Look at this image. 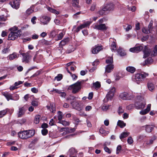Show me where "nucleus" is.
Listing matches in <instances>:
<instances>
[{"mask_svg":"<svg viewBox=\"0 0 157 157\" xmlns=\"http://www.w3.org/2000/svg\"><path fill=\"white\" fill-rule=\"evenodd\" d=\"M153 23V21H151L148 26V46L154 45L156 40L155 29L152 27Z\"/></svg>","mask_w":157,"mask_h":157,"instance_id":"nucleus-1","label":"nucleus"},{"mask_svg":"<svg viewBox=\"0 0 157 157\" xmlns=\"http://www.w3.org/2000/svg\"><path fill=\"white\" fill-rule=\"evenodd\" d=\"M10 30L11 32L9 35L8 40H14L21 35V31L18 30L17 28L16 27L11 28Z\"/></svg>","mask_w":157,"mask_h":157,"instance_id":"nucleus-2","label":"nucleus"},{"mask_svg":"<svg viewBox=\"0 0 157 157\" xmlns=\"http://www.w3.org/2000/svg\"><path fill=\"white\" fill-rule=\"evenodd\" d=\"M82 82V81H78L76 82L69 86L67 90H71L72 93L74 94L78 93L81 89Z\"/></svg>","mask_w":157,"mask_h":157,"instance_id":"nucleus-3","label":"nucleus"},{"mask_svg":"<svg viewBox=\"0 0 157 157\" xmlns=\"http://www.w3.org/2000/svg\"><path fill=\"white\" fill-rule=\"evenodd\" d=\"M141 50L144 53L143 59H145L147 57V46H145L144 47L142 46H135L133 48H130L129 49L131 52L133 53H138Z\"/></svg>","mask_w":157,"mask_h":157,"instance_id":"nucleus-4","label":"nucleus"},{"mask_svg":"<svg viewBox=\"0 0 157 157\" xmlns=\"http://www.w3.org/2000/svg\"><path fill=\"white\" fill-rule=\"evenodd\" d=\"M157 54V45H155L151 49H148V64H151L153 63V60L151 57L156 56Z\"/></svg>","mask_w":157,"mask_h":157,"instance_id":"nucleus-5","label":"nucleus"},{"mask_svg":"<svg viewBox=\"0 0 157 157\" xmlns=\"http://www.w3.org/2000/svg\"><path fill=\"white\" fill-rule=\"evenodd\" d=\"M146 73H137L135 75L133 81L138 84H139L140 82L143 81L146 77Z\"/></svg>","mask_w":157,"mask_h":157,"instance_id":"nucleus-6","label":"nucleus"},{"mask_svg":"<svg viewBox=\"0 0 157 157\" xmlns=\"http://www.w3.org/2000/svg\"><path fill=\"white\" fill-rule=\"evenodd\" d=\"M116 90V88L113 87L107 93L106 95V98L107 100L106 101V98L104 99V101L106 102L111 99L113 97Z\"/></svg>","mask_w":157,"mask_h":157,"instance_id":"nucleus-7","label":"nucleus"},{"mask_svg":"<svg viewBox=\"0 0 157 157\" xmlns=\"http://www.w3.org/2000/svg\"><path fill=\"white\" fill-rule=\"evenodd\" d=\"M121 98L124 100H129L132 99L133 97L130 94L126 92L121 93L120 95Z\"/></svg>","mask_w":157,"mask_h":157,"instance_id":"nucleus-8","label":"nucleus"},{"mask_svg":"<svg viewBox=\"0 0 157 157\" xmlns=\"http://www.w3.org/2000/svg\"><path fill=\"white\" fill-rule=\"evenodd\" d=\"M108 28V26L105 24H96L94 27V29L101 31L106 30Z\"/></svg>","mask_w":157,"mask_h":157,"instance_id":"nucleus-9","label":"nucleus"},{"mask_svg":"<svg viewBox=\"0 0 157 157\" xmlns=\"http://www.w3.org/2000/svg\"><path fill=\"white\" fill-rule=\"evenodd\" d=\"M35 134V131L34 130H25V139H27L33 136Z\"/></svg>","mask_w":157,"mask_h":157,"instance_id":"nucleus-10","label":"nucleus"},{"mask_svg":"<svg viewBox=\"0 0 157 157\" xmlns=\"http://www.w3.org/2000/svg\"><path fill=\"white\" fill-rule=\"evenodd\" d=\"M21 55L23 56L22 59V62L25 63H28L29 62V59L30 57L29 54L28 52H27L22 53Z\"/></svg>","mask_w":157,"mask_h":157,"instance_id":"nucleus-11","label":"nucleus"},{"mask_svg":"<svg viewBox=\"0 0 157 157\" xmlns=\"http://www.w3.org/2000/svg\"><path fill=\"white\" fill-rule=\"evenodd\" d=\"M146 103H143L142 102L136 101L135 103V105L137 109L144 108L146 105Z\"/></svg>","mask_w":157,"mask_h":157,"instance_id":"nucleus-12","label":"nucleus"},{"mask_svg":"<svg viewBox=\"0 0 157 157\" xmlns=\"http://www.w3.org/2000/svg\"><path fill=\"white\" fill-rule=\"evenodd\" d=\"M102 46L98 45L93 47L91 49V52L93 54H96L98 53L101 49Z\"/></svg>","mask_w":157,"mask_h":157,"instance_id":"nucleus-13","label":"nucleus"},{"mask_svg":"<svg viewBox=\"0 0 157 157\" xmlns=\"http://www.w3.org/2000/svg\"><path fill=\"white\" fill-rule=\"evenodd\" d=\"M50 18L46 16H43L41 18V22L43 23L44 25L47 24L50 20Z\"/></svg>","mask_w":157,"mask_h":157,"instance_id":"nucleus-14","label":"nucleus"},{"mask_svg":"<svg viewBox=\"0 0 157 157\" xmlns=\"http://www.w3.org/2000/svg\"><path fill=\"white\" fill-rule=\"evenodd\" d=\"M3 95L6 98L8 101L10 100L14 99V98L12 96V94L7 92H3L2 93Z\"/></svg>","mask_w":157,"mask_h":157,"instance_id":"nucleus-15","label":"nucleus"},{"mask_svg":"<svg viewBox=\"0 0 157 157\" xmlns=\"http://www.w3.org/2000/svg\"><path fill=\"white\" fill-rule=\"evenodd\" d=\"M19 55V54H17L16 52H14L12 54L8 56L7 58L9 60H12L14 59L18 58Z\"/></svg>","mask_w":157,"mask_h":157,"instance_id":"nucleus-16","label":"nucleus"},{"mask_svg":"<svg viewBox=\"0 0 157 157\" xmlns=\"http://www.w3.org/2000/svg\"><path fill=\"white\" fill-rule=\"evenodd\" d=\"M114 9V5L112 3L107 4L104 7L105 10L106 11L113 10Z\"/></svg>","mask_w":157,"mask_h":157,"instance_id":"nucleus-17","label":"nucleus"},{"mask_svg":"<svg viewBox=\"0 0 157 157\" xmlns=\"http://www.w3.org/2000/svg\"><path fill=\"white\" fill-rule=\"evenodd\" d=\"M11 5L13 8L17 9L19 7L20 3L18 1H15L11 3Z\"/></svg>","mask_w":157,"mask_h":157,"instance_id":"nucleus-18","label":"nucleus"},{"mask_svg":"<svg viewBox=\"0 0 157 157\" xmlns=\"http://www.w3.org/2000/svg\"><path fill=\"white\" fill-rule=\"evenodd\" d=\"M114 68L113 64H108L105 68V72L109 73Z\"/></svg>","mask_w":157,"mask_h":157,"instance_id":"nucleus-19","label":"nucleus"},{"mask_svg":"<svg viewBox=\"0 0 157 157\" xmlns=\"http://www.w3.org/2000/svg\"><path fill=\"white\" fill-rule=\"evenodd\" d=\"M25 110L24 107H19L18 113V117H21L25 113Z\"/></svg>","mask_w":157,"mask_h":157,"instance_id":"nucleus-20","label":"nucleus"},{"mask_svg":"<svg viewBox=\"0 0 157 157\" xmlns=\"http://www.w3.org/2000/svg\"><path fill=\"white\" fill-rule=\"evenodd\" d=\"M73 108L76 109H78L79 106L78 103L76 101H73L71 102Z\"/></svg>","mask_w":157,"mask_h":157,"instance_id":"nucleus-21","label":"nucleus"},{"mask_svg":"<svg viewBox=\"0 0 157 157\" xmlns=\"http://www.w3.org/2000/svg\"><path fill=\"white\" fill-rule=\"evenodd\" d=\"M148 89L151 92H153L155 89L154 85L151 83H148Z\"/></svg>","mask_w":157,"mask_h":157,"instance_id":"nucleus-22","label":"nucleus"},{"mask_svg":"<svg viewBox=\"0 0 157 157\" xmlns=\"http://www.w3.org/2000/svg\"><path fill=\"white\" fill-rule=\"evenodd\" d=\"M69 41L68 38H66L62 40L59 44L60 47H62L63 46L65 45Z\"/></svg>","mask_w":157,"mask_h":157,"instance_id":"nucleus-23","label":"nucleus"},{"mask_svg":"<svg viewBox=\"0 0 157 157\" xmlns=\"http://www.w3.org/2000/svg\"><path fill=\"white\" fill-rule=\"evenodd\" d=\"M126 70L132 73H133L136 71V69L133 67L129 66L126 68Z\"/></svg>","mask_w":157,"mask_h":157,"instance_id":"nucleus-24","label":"nucleus"},{"mask_svg":"<svg viewBox=\"0 0 157 157\" xmlns=\"http://www.w3.org/2000/svg\"><path fill=\"white\" fill-rule=\"evenodd\" d=\"M18 135L20 138L25 139V130L19 132Z\"/></svg>","mask_w":157,"mask_h":157,"instance_id":"nucleus-25","label":"nucleus"},{"mask_svg":"<svg viewBox=\"0 0 157 157\" xmlns=\"http://www.w3.org/2000/svg\"><path fill=\"white\" fill-rule=\"evenodd\" d=\"M106 63L108 64H113V60L112 57H108L106 60Z\"/></svg>","mask_w":157,"mask_h":157,"instance_id":"nucleus-26","label":"nucleus"},{"mask_svg":"<svg viewBox=\"0 0 157 157\" xmlns=\"http://www.w3.org/2000/svg\"><path fill=\"white\" fill-rule=\"evenodd\" d=\"M78 0H72V4L73 6L78 8L79 7L78 4Z\"/></svg>","mask_w":157,"mask_h":157,"instance_id":"nucleus-27","label":"nucleus"},{"mask_svg":"<svg viewBox=\"0 0 157 157\" xmlns=\"http://www.w3.org/2000/svg\"><path fill=\"white\" fill-rule=\"evenodd\" d=\"M91 22L89 21H87L84 23V24L81 25L80 26L82 29L88 26H89Z\"/></svg>","mask_w":157,"mask_h":157,"instance_id":"nucleus-28","label":"nucleus"},{"mask_svg":"<svg viewBox=\"0 0 157 157\" xmlns=\"http://www.w3.org/2000/svg\"><path fill=\"white\" fill-rule=\"evenodd\" d=\"M130 133L129 132H123L120 135V138L122 139L124 138L129 135Z\"/></svg>","mask_w":157,"mask_h":157,"instance_id":"nucleus-29","label":"nucleus"},{"mask_svg":"<svg viewBox=\"0 0 157 157\" xmlns=\"http://www.w3.org/2000/svg\"><path fill=\"white\" fill-rule=\"evenodd\" d=\"M68 152L70 155H72L75 154L77 152L75 148H71L69 149Z\"/></svg>","mask_w":157,"mask_h":157,"instance_id":"nucleus-30","label":"nucleus"},{"mask_svg":"<svg viewBox=\"0 0 157 157\" xmlns=\"http://www.w3.org/2000/svg\"><path fill=\"white\" fill-rule=\"evenodd\" d=\"M59 122L61 124L64 126H68L70 124V122H69L65 120H61L60 121H59Z\"/></svg>","mask_w":157,"mask_h":157,"instance_id":"nucleus-31","label":"nucleus"},{"mask_svg":"<svg viewBox=\"0 0 157 157\" xmlns=\"http://www.w3.org/2000/svg\"><path fill=\"white\" fill-rule=\"evenodd\" d=\"M40 117V116L39 115H36L35 116L34 120V123L36 124L39 123Z\"/></svg>","mask_w":157,"mask_h":157,"instance_id":"nucleus-32","label":"nucleus"},{"mask_svg":"<svg viewBox=\"0 0 157 157\" xmlns=\"http://www.w3.org/2000/svg\"><path fill=\"white\" fill-rule=\"evenodd\" d=\"M117 124L121 128H123L126 125L125 123L123 121L120 120L118 121L117 122Z\"/></svg>","mask_w":157,"mask_h":157,"instance_id":"nucleus-33","label":"nucleus"},{"mask_svg":"<svg viewBox=\"0 0 157 157\" xmlns=\"http://www.w3.org/2000/svg\"><path fill=\"white\" fill-rule=\"evenodd\" d=\"M47 8L48 11L52 12L53 13H55L56 14H59V12L58 11H57L56 10L53 9L50 7H47Z\"/></svg>","mask_w":157,"mask_h":157,"instance_id":"nucleus-34","label":"nucleus"},{"mask_svg":"<svg viewBox=\"0 0 157 157\" xmlns=\"http://www.w3.org/2000/svg\"><path fill=\"white\" fill-rule=\"evenodd\" d=\"M8 109H6L5 110H4L0 111V118L3 117L6 114V113L8 111Z\"/></svg>","mask_w":157,"mask_h":157,"instance_id":"nucleus-35","label":"nucleus"},{"mask_svg":"<svg viewBox=\"0 0 157 157\" xmlns=\"http://www.w3.org/2000/svg\"><path fill=\"white\" fill-rule=\"evenodd\" d=\"M117 51L118 53L121 56H124L126 55L125 53L123 51L122 49L121 48L118 49Z\"/></svg>","mask_w":157,"mask_h":157,"instance_id":"nucleus-36","label":"nucleus"},{"mask_svg":"<svg viewBox=\"0 0 157 157\" xmlns=\"http://www.w3.org/2000/svg\"><path fill=\"white\" fill-rule=\"evenodd\" d=\"M48 109H49L52 112V113H53L54 111H55V107L53 104H50V106H47Z\"/></svg>","mask_w":157,"mask_h":157,"instance_id":"nucleus-37","label":"nucleus"},{"mask_svg":"<svg viewBox=\"0 0 157 157\" xmlns=\"http://www.w3.org/2000/svg\"><path fill=\"white\" fill-rule=\"evenodd\" d=\"M111 49L112 51L115 52L116 51L117 49L116 45V44L115 42L114 41L112 42L111 45Z\"/></svg>","mask_w":157,"mask_h":157,"instance_id":"nucleus-38","label":"nucleus"},{"mask_svg":"<svg viewBox=\"0 0 157 157\" xmlns=\"http://www.w3.org/2000/svg\"><path fill=\"white\" fill-rule=\"evenodd\" d=\"M9 48L10 47L7 46L6 48H4V49H3L2 50L3 53L4 54H6L9 52L10 51Z\"/></svg>","mask_w":157,"mask_h":157,"instance_id":"nucleus-39","label":"nucleus"},{"mask_svg":"<svg viewBox=\"0 0 157 157\" xmlns=\"http://www.w3.org/2000/svg\"><path fill=\"white\" fill-rule=\"evenodd\" d=\"M33 12V10L31 7L29 8L26 11V13L28 15H29Z\"/></svg>","mask_w":157,"mask_h":157,"instance_id":"nucleus-40","label":"nucleus"},{"mask_svg":"<svg viewBox=\"0 0 157 157\" xmlns=\"http://www.w3.org/2000/svg\"><path fill=\"white\" fill-rule=\"evenodd\" d=\"M110 105H104L102 107V109L104 111H106L109 108Z\"/></svg>","mask_w":157,"mask_h":157,"instance_id":"nucleus-41","label":"nucleus"},{"mask_svg":"<svg viewBox=\"0 0 157 157\" xmlns=\"http://www.w3.org/2000/svg\"><path fill=\"white\" fill-rule=\"evenodd\" d=\"M93 86L96 88H99L101 86L100 83L98 82H96L93 83Z\"/></svg>","mask_w":157,"mask_h":157,"instance_id":"nucleus-42","label":"nucleus"},{"mask_svg":"<svg viewBox=\"0 0 157 157\" xmlns=\"http://www.w3.org/2000/svg\"><path fill=\"white\" fill-rule=\"evenodd\" d=\"M58 120H59V121H60L62 119V113L61 111H58Z\"/></svg>","mask_w":157,"mask_h":157,"instance_id":"nucleus-43","label":"nucleus"},{"mask_svg":"<svg viewBox=\"0 0 157 157\" xmlns=\"http://www.w3.org/2000/svg\"><path fill=\"white\" fill-rule=\"evenodd\" d=\"M154 126L153 125H148V132H151L153 130Z\"/></svg>","mask_w":157,"mask_h":157,"instance_id":"nucleus-44","label":"nucleus"},{"mask_svg":"<svg viewBox=\"0 0 157 157\" xmlns=\"http://www.w3.org/2000/svg\"><path fill=\"white\" fill-rule=\"evenodd\" d=\"M63 76L62 75L59 74L55 77V78L58 81H60L62 78Z\"/></svg>","mask_w":157,"mask_h":157,"instance_id":"nucleus-45","label":"nucleus"},{"mask_svg":"<svg viewBox=\"0 0 157 157\" xmlns=\"http://www.w3.org/2000/svg\"><path fill=\"white\" fill-rule=\"evenodd\" d=\"M127 142L130 144H132L133 143V140L131 136H130L128 138L127 140Z\"/></svg>","mask_w":157,"mask_h":157,"instance_id":"nucleus-46","label":"nucleus"},{"mask_svg":"<svg viewBox=\"0 0 157 157\" xmlns=\"http://www.w3.org/2000/svg\"><path fill=\"white\" fill-rule=\"evenodd\" d=\"M140 114L142 115H145L147 114V107L145 109L140 111Z\"/></svg>","mask_w":157,"mask_h":157,"instance_id":"nucleus-47","label":"nucleus"},{"mask_svg":"<svg viewBox=\"0 0 157 157\" xmlns=\"http://www.w3.org/2000/svg\"><path fill=\"white\" fill-rule=\"evenodd\" d=\"M104 149L105 151L108 152V153L110 154L111 153V151L110 150V149L106 146H105V145H104Z\"/></svg>","mask_w":157,"mask_h":157,"instance_id":"nucleus-48","label":"nucleus"},{"mask_svg":"<svg viewBox=\"0 0 157 157\" xmlns=\"http://www.w3.org/2000/svg\"><path fill=\"white\" fill-rule=\"evenodd\" d=\"M67 128V130L70 133L73 132L75 130V128Z\"/></svg>","mask_w":157,"mask_h":157,"instance_id":"nucleus-49","label":"nucleus"},{"mask_svg":"<svg viewBox=\"0 0 157 157\" xmlns=\"http://www.w3.org/2000/svg\"><path fill=\"white\" fill-rule=\"evenodd\" d=\"M38 141V139L37 138H35L34 139L32 140V141L31 142V144L32 145H35L37 143Z\"/></svg>","mask_w":157,"mask_h":157,"instance_id":"nucleus-50","label":"nucleus"},{"mask_svg":"<svg viewBox=\"0 0 157 157\" xmlns=\"http://www.w3.org/2000/svg\"><path fill=\"white\" fill-rule=\"evenodd\" d=\"M41 132L43 135H46L48 133V130L46 129H44L41 130Z\"/></svg>","mask_w":157,"mask_h":157,"instance_id":"nucleus-51","label":"nucleus"},{"mask_svg":"<svg viewBox=\"0 0 157 157\" xmlns=\"http://www.w3.org/2000/svg\"><path fill=\"white\" fill-rule=\"evenodd\" d=\"M64 36V34L62 33H60L58 35V40H61L63 37Z\"/></svg>","mask_w":157,"mask_h":157,"instance_id":"nucleus-52","label":"nucleus"},{"mask_svg":"<svg viewBox=\"0 0 157 157\" xmlns=\"http://www.w3.org/2000/svg\"><path fill=\"white\" fill-rule=\"evenodd\" d=\"M104 9V7L103 8V9L100 10H99L98 12L99 14L100 15H103L105 13V11H106Z\"/></svg>","mask_w":157,"mask_h":157,"instance_id":"nucleus-53","label":"nucleus"},{"mask_svg":"<svg viewBox=\"0 0 157 157\" xmlns=\"http://www.w3.org/2000/svg\"><path fill=\"white\" fill-rule=\"evenodd\" d=\"M155 139V136H153L151 137V138L149 140V142L148 144H151L153 143V141Z\"/></svg>","mask_w":157,"mask_h":157,"instance_id":"nucleus-54","label":"nucleus"},{"mask_svg":"<svg viewBox=\"0 0 157 157\" xmlns=\"http://www.w3.org/2000/svg\"><path fill=\"white\" fill-rule=\"evenodd\" d=\"M124 112V110L121 107H119L118 109V113L119 114H120Z\"/></svg>","mask_w":157,"mask_h":157,"instance_id":"nucleus-55","label":"nucleus"},{"mask_svg":"<svg viewBox=\"0 0 157 157\" xmlns=\"http://www.w3.org/2000/svg\"><path fill=\"white\" fill-rule=\"evenodd\" d=\"M96 4L95 3H93L90 9V10L92 11H93L95 10V7L96 6Z\"/></svg>","mask_w":157,"mask_h":157,"instance_id":"nucleus-56","label":"nucleus"},{"mask_svg":"<svg viewBox=\"0 0 157 157\" xmlns=\"http://www.w3.org/2000/svg\"><path fill=\"white\" fill-rule=\"evenodd\" d=\"M121 148V145H118L117 147L116 153L117 154H119V152L120 151Z\"/></svg>","mask_w":157,"mask_h":157,"instance_id":"nucleus-57","label":"nucleus"},{"mask_svg":"<svg viewBox=\"0 0 157 157\" xmlns=\"http://www.w3.org/2000/svg\"><path fill=\"white\" fill-rule=\"evenodd\" d=\"M147 58L144 61L141 63V64L142 66H144L147 65Z\"/></svg>","mask_w":157,"mask_h":157,"instance_id":"nucleus-58","label":"nucleus"},{"mask_svg":"<svg viewBox=\"0 0 157 157\" xmlns=\"http://www.w3.org/2000/svg\"><path fill=\"white\" fill-rule=\"evenodd\" d=\"M36 20V17L34 16L33 17L31 20V22L33 23V24H34L36 23V22L35 20Z\"/></svg>","mask_w":157,"mask_h":157,"instance_id":"nucleus-59","label":"nucleus"},{"mask_svg":"<svg viewBox=\"0 0 157 157\" xmlns=\"http://www.w3.org/2000/svg\"><path fill=\"white\" fill-rule=\"evenodd\" d=\"M41 127L45 129L48 127V125L46 123H44L42 124Z\"/></svg>","mask_w":157,"mask_h":157,"instance_id":"nucleus-60","label":"nucleus"},{"mask_svg":"<svg viewBox=\"0 0 157 157\" xmlns=\"http://www.w3.org/2000/svg\"><path fill=\"white\" fill-rule=\"evenodd\" d=\"M74 120L75 122V123L77 124L79 123L81 121L77 117H74Z\"/></svg>","mask_w":157,"mask_h":157,"instance_id":"nucleus-61","label":"nucleus"},{"mask_svg":"<svg viewBox=\"0 0 157 157\" xmlns=\"http://www.w3.org/2000/svg\"><path fill=\"white\" fill-rule=\"evenodd\" d=\"M50 36L52 37L56 35V32L55 30H53L50 33Z\"/></svg>","mask_w":157,"mask_h":157,"instance_id":"nucleus-62","label":"nucleus"},{"mask_svg":"<svg viewBox=\"0 0 157 157\" xmlns=\"http://www.w3.org/2000/svg\"><path fill=\"white\" fill-rule=\"evenodd\" d=\"M31 90L32 91L35 93H36L38 92V90L36 88L33 87L31 89Z\"/></svg>","mask_w":157,"mask_h":157,"instance_id":"nucleus-63","label":"nucleus"},{"mask_svg":"<svg viewBox=\"0 0 157 157\" xmlns=\"http://www.w3.org/2000/svg\"><path fill=\"white\" fill-rule=\"evenodd\" d=\"M38 37L39 36L38 35L36 34H34L32 35V38L33 39L35 40L37 39L38 38Z\"/></svg>","mask_w":157,"mask_h":157,"instance_id":"nucleus-64","label":"nucleus"}]
</instances>
